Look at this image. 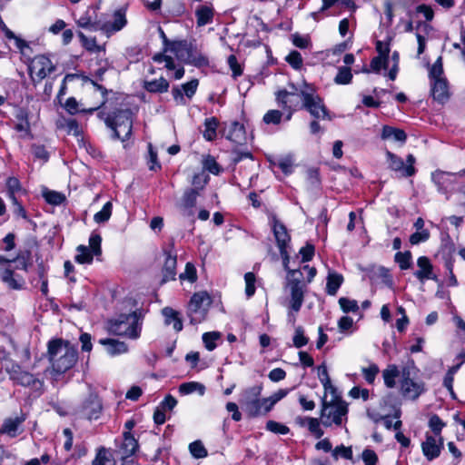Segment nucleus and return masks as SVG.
Masks as SVG:
<instances>
[{
  "instance_id": "5",
  "label": "nucleus",
  "mask_w": 465,
  "mask_h": 465,
  "mask_svg": "<svg viewBox=\"0 0 465 465\" xmlns=\"http://www.w3.org/2000/svg\"><path fill=\"white\" fill-rule=\"evenodd\" d=\"M5 370L15 383L28 387L30 390L39 393L43 391L44 381L34 374L24 371L16 362L7 361L5 364Z\"/></svg>"
},
{
  "instance_id": "46",
  "label": "nucleus",
  "mask_w": 465,
  "mask_h": 465,
  "mask_svg": "<svg viewBox=\"0 0 465 465\" xmlns=\"http://www.w3.org/2000/svg\"><path fill=\"white\" fill-rule=\"evenodd\" d=\"M444 426L445 423L437 414H433L430 416L429 420V427L434 433V437L439 438L440 436V432Z\"/></svg>"
},
{
  "instance_id": "26",
  "label": "nucleus",
  "mask_w": 465,
  "mask_h": 465,
  "mask_svg": "<svg viewBox=\"0 0 465 465\" xmlns=\"http://www.w3.org/2000/svg\"><path fill=\"white\" fill-rule=\"evenodd\" d=\"M138 442L132 433L125 431L123 434V439L118 446L117 451L120 455H134L138 450Z\"/></svg>"
},
{
  "instance_id": "63",
  "label": "nucleus",
  "mask_w": 465,
  "mask_h": 465,
  "mask_svg": "<svg viewBox=\"0 0 465 465\" xmlns=\"http://www.w3.org/2000/svg\"><path fill=\"white\" fill-rule=\"evenodd\" d=\"M199 82L197 79H193L190 82L182 84V89L184 93V94L188 98H192L194 94L196 93L197 87H198Z\"/></svg>"
},
{
  "instance_id": "56",
  "label": "nucleus",
  "mask_w": 465,
  "mask_h": 465,
  "mask_svg": "<svg viewBox=\"0 0 465 465\" xmlns=\"http://www.w3.org/2000/svg\"><path fill=\"white\" fill-rule=\"evenodd\" d=\"M181 281L187 280L190 282H194L197 280L196 269L194 265L191 262H187L185 265V270L179 276Z\"/></svg>"
},
{
  "instance_id": "20",
  "label": "nucleus",
  "mask_w": 465,
  "mask_h": 465,
  "mask_svg": "<svg viewBox=\"0 0 465 465\" xmlns=\"http://www.w3.org/2000/svg\"><path fill=\"white\" fill-rule=\"evenodd\" d=\"M25 419L26 417L24 413L15 418H6L1 426L0 433L7 435L10 438L16 437L23 431L21 425Z\"/></svg>"
},
{
  "instance_id": "44",
  "label": "nucleus",
  "mask_w": 465,
  "mask_h": 465,
  "mask_svg": "<svg viewBox=\"0 0 465 465\" xmlns=\"http://www.w3.org/2000/svg\"><path fill=\"white\" fill-rule=\"evenodd\" d=\"M411 252L410 251L406 252H398L395 256L394 260L399 264L400 268L401 270H407L411 268Z\"/></svg>"
},
{
  "instance_id": "8",
  "label": "nucleus",
  "mask_w": 465,
  "mask_h": 465,
  "mask_svg": "<svg viewBox=\"0 0 465 465\" xmlns=\"http://www.w3.org/2000/svg\"><path fill=\"white\" fill-rule=\"evenodd\" d=\"M212 300L206 292H195L188 304V316L192 324L202 322L208 312Z\"/></svg>"
},
{
  "instance_id": "39",
  "label": "nucleus",
  "mask_w": 465,
  "mask_h": 465,
  "mask_svg": "<svg viewBox=\"0 0 465 465\" xmlns=\"http://www.w3.org/2000/svg\"><path fill=\"white\" fill-rule=\"evenodd\" d=\"M401 377V372L399 371L396 365H390L387 369H385L382 372V377L384 380V384L386 387L391 389L396 385V378Z\"/></svg>"
},
{
  "instance_id": "11",
  "label": "nucleus",
  "mask_w": 465,
  "mask_h": 465,
  "mask_svg": "<svg viewBox=\"0 0 465 465\" xmlns=\"http://www.w3.org/2000/svg\"><path fill=\"white\" fill-rule=\"evenodd\" d=\"M288 279L291 290V309L298 312L303 303L304 292L302 285V274L300 270L288 267Z\"/></svg>"
},
{
  "instance_id": "48",
  "label": "nucleus",
  "mask_w": 465,
  "mask_h": 465,
  "mask_svg": "<svg viewBox=\"0 0 465 465\" xmlns=\"http://www.w3.org/2000/svg\"><path fill=\"white\" fill-rule=\"evenodd\" d=\"M45 201L53 205H60L65 201V196L55 191H48L44 193Z\"/></svg>"
},
{
  "instance_id": "38",
  "label": "nucleus",
  "mask_w": 465,
  "mask_h": 465,
  "mask_svg": "<svg viewBox=\"0 0 465 465\" xmlns=\"http://www.w3.org/2000/svg\"><path fill=\"white\" fill-rule=\"evenodd\" d=\"M219 125V121L215 117L206 118L204 121L205 130L203 132V137L207 141H213L216 138L217 127Z\"/></svg>"
},
{
  "instance_id": "42",
  "label": "nucleus",
  "mask_w": 465,
  "mask_h": 465,
  "mask_svg": "<svg viewBox=\"0 0 465 465\" xmlns=\"http://www.w3.org/2000/svg\"><path fill=\"white\" fill-rule=\"evenodd\" d=\"M113 204L111 202H107L103 206L102 210L96 213L94 216V220L97 223H104L107 222L112 215Z\"/></svg>"
},
{
  "instance_id": "1",
  "label": "nucleus",
  "mask_w": 465,
  "mask_h": 465,
  "mask_svg": "<svg viewBox=\"0 0 465 465\" xmlns=\"http://www.w3.org/2000/svg\"><path fill=\"white\" fill-rule=\"evenodd\" d=\"M47 358L52 371L62 374L72 369L78 360V351L69 341L52 339L47 343Z\"/></svg>"
},
{
  "instance_id": "14",
  "label": "nucleus",
  "mask_w": 465,
  "mask_h": 465,
  "mask_svg": "<svg viewBox=\"0 0 465 465\" xmlns=\"http://www.w3.org/2000/svg\"><path fill=\"white\" fill-rule=\"evenodd\" d=\"M31 75H35L38 82H41L47 75L55 70L52 61L45 55H36L29 66Z\"/></svg>"
},
{
  "instance_id": "57",
  "label": "nucleus",
  "mask_w": 465,
  "mask_h": 465,
  "mask_svg": "<svg viewBox=\"0 0 465 465\" xmlns=\"http://www.w3.org/2000/svg\"><path fill=\"white\" fill-rule=\"evenodd\" d=\"M332 456L335 460H337L339 457H341L345 460H351L352 459V449H351V447H345L344 445L337 446L332 450Z\"/></svg>"
},
{
  "instance_id": "33",
  "label": "nucleus",
  "mask_w": 465,
  "mask_h": 465,
  "mask_svg": "<svg viewBox=\"0 0 465 465\" xmlns=\"http://www.w3.org/2000/svg\"><path fill=\"white\" fill-rule=\"evenodd\" d=\"M196 23L198 26H203L213 22V9L207 5H200L195 10Z\"/></svg>"
},
{
  "instance_id": "36",
  "label": "nucleus",
  "mask_w": 465,
  "mask_h": 465,
  "mask_svg": "<svg viewBox=\"0 0 465 465\" xmlns=\"http://www.w3.org/2000/svg\"><path fill=\"white\" fill-rule=\"evenodd\" d=\"M343 282V277L339 273H329L327 277L326 292L329 295H335Z\"/></svg>"
},
{
  "instance_id": "15",
  "label": "nucleus",
  "mask_w": 465,
  "mask_h": 465,
  "mask_svg": "<svg viewBox=\"0 0 465 465\" xmlns=\"http://www.w3.org/2000/svg\"><path fill=\"white\" fill-rule=\"evenodd\" d=\"M102 401L96 394L91 393L80 407L79 413L87 420H97L102 413Z\"/></svg>"
},
{
  "instance_id": "17",
  "label": "nucleus",
  "mask_w": 465,
  "mask_h": 465,
  "mask_svg": "<svg viewBox=\"0 0 465 465\" xmlns=\"http://www.w3.org/2000/svg\"><path fill=\"white\" fill-rule=\"evenodd\" d=\"M127 25L125 12L123 9L116 10L113 15V21L102 23L101 29L107 37L121 31Z\"/></svg>"
},
{
  "instance_id": "28",
  "label": "nucleus",
  "mask_w": 465,
  "mask_h": 465,
  "mask_svg": "<svg viewBox=\"0 0 465 465\" xmlns=\"http://www.w3.org/2000/svg\"><path fill=\"white\" fill-rule=\"evenodd\" d=\"M169 82L164 77L151 81L144 80L143 88L152 94H163L169 90Z\"/></svg>"
},
{
  "instance_id": "61",
  "label": "nucleus",
  "mask_w": 465,
  "mask_h": 465,
  "mask_svg": "<svg viewBox=\"0 0 465 465\" xmlns=\"http://www.w3.org/2000/svg\"><path fill=\"white\" fill-rule=\"evenodd\" d=\"M286 61L294 69H300L302 65V57L298 51H292L286 57Z\"/></svg>"
},
{
  "instance_id": "10",
  "label": "nucleus",
  "mask_w": 465,
  "mask_h": 465,
  "mask_svg": "<svg viewBox=\"0 0 465 465\" xmlns=\"http://www.w3.org/2000/svg\"><path fill=\"white\" fill-rule=\"evenodd\" d=\"M262 384L246 388L241 394L240 403L243 411L251 418L261 415V393Z\"/></svg>"
},
{
  "instance_id": "12",
  "label": "nucleus",
  "mask_w": 465,
  "mask_h": 465,
  "mask_svg": "<svg viewBox=\"0 0 465 465\" xmlns=\"http://www.w3.org/2000/svg\"><path fill=\"white\" fill-rule=\"evenodd\" d=\"M386 158L389 168L391 171L399 173V176L407 178L415 174L416 169L414 167V163L416 159L413 154L407 155L406 163H404L402 158L390 151L386 152Z\"/></svg>"
},
{
  "instance_id": "4",
  "label": "nucleus",
  "mask_w": 465,
  "mask_h": 465,
  "mask_svg": "<svg viewBox=\"0 0 465 465\" xmlns=\"http://www.w3.org/2000/svg\"><path fill=\"white\" fill-rule=\"evenodd\" d=\"M417 368L413 363L406 365L401 371L400 390L403 398L418 399L425 391L424 382L416 378Z\"/></svg>"
},
{
  "instance_id": "47",
  "label": "nucleus",
  "mask_w": 465,
  "mask_h": 465,
  "mask_svg": "<svg viewBox=\"0 0 465 465\" xmlns=\"http://www.w3.org/2000/svg\"><path fill=\"white\" fill-rule=\"evenodd\" d=\"M203 169L210 172L213 174H219L221 167L212 155H207L203 161Z\"/></svg>"
},
{
  "instance_id": "22",
  "label": "nucleus",
  "mask_w": 465,
  "mask_h": 465,
  "mask_svg": "<svg viewBox=\"0 0 465 465\" xmlns=\"http://www.w3.org/2000/svg\"><path fill=\"white\" fill-rule=\"evenodd\" d=\"M417 265L420 269L414 272V275L420 282L426 280L437 281V276L433 273V266L428 257H419Z\"/></svg>"
},
{
  "instance_id": "54",
  "label": "nucleus",
  "mask_w": 465,
  "mask_h": 465,
  "mask_svg": "<svg viewBox=\"0 0 465 465\" xmlns=\"http://www.w3.org/2000/svg\"><path fill=\"white\" fill-rule=\"evenodd\" d=\"M30 252H20L15 258L12 259L13 262H17V268L27 271L30 260Z\"/></svg>"
},
{
  "instance_id": "9",
  "label": "nucleus",
  "mask_w": 465,
  "mask_h": 465,
  "mask_svg": "<svg viewBox=\"0 0 465 465\" xmlns=\"http://www.w3.org/2000/svg\"><path fill=\"white\" fill-rule=\"evenodd\" d=\"M270 223L276 240L277 247L279 248L280 254L282 258L283 267L285 270H288L290 256L287 248L291 242V236L285 225L280 222L275 215H272L270 218Z\"/></svg>"
},
{
  "instance_id": "53",
  "label": "nucleus",
  "mask_w": 465,
  "mask_h": 465,
  "mask_svg": "<svg viewBox=\"0 0 465 465\" xmlns=\"http://www.w3.org/2000/svg\"><path fill=\"white\" fill-rule=\"evenodd\" d=\"M292 341L294 347L296 348H302L308 343L309 339L304 335V330L302 326H298L295 328Z\"/></svg>"
},
{
  "instance_id": "37",
  "label": "nucleus",
  "mask_w": 465,
  "mask_h": 465,
  "mask_svg": "<svg viewBox=\"0 0 465 465\" xmlns=\"http://www.w3.org/2000/svg\"><path fill=\"white\" fill-rule=\"evenodd\" d=\"M92 465H115V460L108 450L101 447L92 461Z\"/></svg>"
},
{
  "instance_id": "35",
  "label": "nucleus",
  "mask_w": 465,
  "mask_h": 465,
  "mask_svg": "<svg viewBox=\"0 0 465 465\" xmlns=\"http://www.w3.org/2000/svg\"><path fill=\"white\" fill-rule=\"evenodd\" d=\"M179 392L182 395H188L193 392H198L199 395L203 396L205 392V386L197 381L184 382L179 386Z\"/></svg>"
},
{
  "instance_id": "50",
  "label": "nucleus",
  "mask_w": 465,
  "mask_h": 465,
  "mask_svg": "<svg viewBox=\"0 0 465 465\" xmlns=\"http://www.w3.org/2000/svg\"><path fill=\"white\" fill-rule=\"evenodd\" d=\"M266 430L275 434L282 435H285L290 431V429L286 425L272 420L267 421Z\"/></svg>"
},
{
  "instance_id": "27",
  "label": "nucleus",
  "mask_w": 465,
  "mask_h": 465,
  "mask_svg": "<svg viewBox=\"0 0 465 465\" xmlns=\"http://www.w3.org/2000/svg\"><path fill=\"white\" fill-rule=\"evenodd\" d=\"M225 137L236 144H242L245 140V128L243 124L237 121L232 122L228 132L225 134Z\"/></svg>"
},
{
  "instance_id": "34",
  "label": "nucleus",
  "mask_w": 465,
  "mask_h": 465,
  "mask_svg": "<svg viewBox=\"0 0 465 465\" xmlns=\"http://www.w3.org/2000/svg\"><path fill=\"white\" fill-rule=\"evenodd\" d=\"M382 139H393L401 143L406 141L407 135L401 129L393 128L388 125L383 126L381 133Z\"/></svg>"
},
{
  "instance_id": "41",
  "label": "nucleus",
  "mask_w": 465,
  "mask_h": 465,
  "mask_svg": "<svg viewBox=\"0 0 465 465\" xmlns=\"http://www.w3.org/2000/svg\"><path fill=\"white\" fill-rule=\"evenodd\" d=\"M352 80L351 70L348 66H340L338 73L334 77V83L337 84H349Z\"/></svg>"
},
{
  "instance_id": "58",
  "label": "nucleus",
  "mask_w": 465,
  "mask_h": 465,
  "mask_svg": "<svg viewBox=\"0 0 465 465\" xmlns=\"http://www.w3.org/2000/svg\"><path fill=\"white\" fill-rule=\"evenodd\" d=\"M246 296L252 297L255 292V275L252 272H247L244 275Z\"/></svg>"
},
{
  "instance_id": "64",
  "label": "nucleus",
  "mask_w": 465,
  "mask_h": 465,
  "mask_svg": "<svg viewBox=\"0 0 465 465\" xmlns=\"http://www.w3.org/2000/svg\"><path fill=\"white\" fill-rule=\"evenodd\" d=\"M361 457L365 465H376L378 461L377 454L375 453L374 450L370 449H365L362 451Z\"/></svg>"
},
{
  "instance_id": "3",
  "label": "nucleus",
  "mask_w": 465,
  "mask_h": 465,
  "mask_svg": "<svg viewBox=\"0 0 465 465\" xmlns=\"http://www.w3.org/2000/svg\"><path fill=\"white\" fill-rule=\"evenodd\" d=\"M133 114L130 109H117L108 114L104 123L113 131L112 138L123 142L128 140L132 134Z\"/></svg>"
},
{
  "instance_id": "45",
  "label": "nucleus",
  "mask_w": 465,
  "mask_h": 465,
  "mask_svg": "<svg viewBox=\"0 0 465 465\" xmlns=\"http://www.w3.org/2000/svg\"><path fill=\"white\" fill-rule=\"evenodd\" d=\"M198 196L197 189H189L183 195V207L184 209H192L196 204Z\"/></svg>"
},
{
  "instance_id": "13",
  "label": "nucleus",
  "mask_w": 465,
  "mask_h": 465,
  "mask_svg": "<svg viewBox=\"0 0 465 465\" xmlns=\"http://www.w3.org/2000/svg\"><path fill=\"white\" fill-rule=\"evenodd\" d=\"M101 242L102 238L99 234L92 233L89 238V248L85 245H79L76 248L75 262L80 264L91 263L94 255L97 256L102 253Z\"/></svg>"
},
{
  "instance_id": "51",
  "label": "nucleus",
  "mask_w": 465,
  "mask_h": 465,
  "mask_svg": "<svg viewBox=\"0 0 465 465\" xmlns=\"http://www.w3.org/2000/svg\"><path fill=\"white\" fill-rule=\"evenodd\" d=\"M307 420L308 430L317 438L320 439L323 435V430L321 429L320 421L316 418L305 417Z\"/></svg>"
},
{
  "instance_id": "2",
  "label": "nucleus",
  "mask_w": 465,
  "mask_h": 465,
  "mask_svg": "<svg viewBox=\"0 0 465 465\" xmlns=\"http://www.w3.org/2000/svg\"><path fill=\"white\" fill-rule=\"evenodd\" d=\"M142 325L141 313L135 311L128 314H121L116 319L111 320L109 330L115 335L135 340L140 337Z\"/></svg>"
},
{
  "instance_id": "62",
  "label": "nucleus",
  "mask_w": 465,
  "mask_h": 465,
  "mask_svg": "<svg viewBox=\"0 0 465 465\" xmlns=\"http://www.w3.org/2000/svg\"><path fill=\"white\" fill-rule=\"evenodd\" d=\"M430 238V232L428 230L417 231L410 237V242L413 245L426 242Z\"/></svg>"
},
{
  "instance_id": "43",
  "label": "nucleus",
  "mask_w": 465,
  "mask_h": 465,
  "mask_svg": "<svg viewBox=\"0 0 465 465\" xmlns=\"http://www.w3.org/2000/svg\"><path fill=\"white\" fill-rule=\"evenodd\" d=\"M189 450L195 459H203L207 457L208 451L201 440H195L189 445Z\"/></svg>"
},
{
  "instance_id": "19",
  "label": "nucleus",
  "mask_w": 465,
  "mask_h": 465,
  "mask_svg": "<svg viewBox=\"0 0 465 465\" xmlns=\"http://www.w3.org/2000/svg\"><path fill=\"white\" fill-rule=\"evenodd\" d=\"M431 179L440 193H447L455 183L456 174L437 170L432 173Z\"/></svg>"
},
{
  "instance_id": "31",
  "label": "nucleus",
  "mask_w": 465,
  "mask_h": 465,
  "mask_svg": "<svg viewBox=\"0 0 465 465\" xmlns=\"http://www.w3.org/2000/svg\"><path fill=\"white\" fill-rule=\"evenodd\" d=\"M162 314L164 317V323L166 325L173 324V327L176 331H181L183 330V322L179 318L178 312L174 311L171 307H164L162 310Z\"/></svg>"
},
{
  "instance_id": "32",
  "label": "nucleus",
  "mask_w": 465,
  "mask_h": 465,
  "mask_svg": "<svg viewBox=\"0 0 465 465\" xmlns=\"http://www.w3.org/2000/svg\"><path fill=\"white\" fill-rule=\"evenodd\" d=\"M185 64H192L196 67H202L208 65L209 60L197 49L195 45L192 44Z\"/></svg>"
},
{
  "instance_id": "49",
  "label": "nucleus",
  "mask_w": 465,
  "mask_h": 465,
  "mask_svg": "<svg viewBox=\"0 0 465 465\" xmlns=\"http://www.w3.org/2000/svg\"><path fill=\"white\" fill-rule=\"evenodd\" d=\"M339 304L341 309L346 313L356 312L359 309L357 301L346 297H341L339 299Z\"/></svg>"
},
{
  "instance_id": "23",
  "label": "nucleus",
  "mask_w": 465,
  "mask_h": 465,
  "mask_svg": "<svg viewBox=\"0 0 465 465\" xmlns=\"http://www.w3.org/2000/svg\"><path fill=\"white\" fill-rule=\"evenodd\" d=\"M431 95L439 104H445L450 98L449 86L446 79L431 81Z\"/></svg>"
},
{
  "instance_id": "16",
  "label": "nucleus",
  "mask_w": 465,
  "mask_h": 465,
  "mask_svg": "<svg viewBox=\"0 0 465 465\" xmlns=\"http://www.w3.org/2000/svg\"><path fill=\"white\" fill-rule=\"evenodd\" d=\"M442 448L443 438L441 436L437 438L434 437L433 435L426 433L425 440L421 443V450L423 455L429 461H431L438 458L440 455Z\"/></svg>"
},
{
  "instance_id": "7",
  "label": "nucleus",
  "mask_w": 465,
  "mask_h": 465,
  "mask_svg": "<svg viewBox=\"0 0 465 465\" xmlns=\"http://www.w3.org/2000/svg\"><path fill=\"white\" fill-rule=\"evenodd\" d=\"M302 108L306 109L314 118H328L329 114L323 100L316 94L314 88L311 85L304 84L301 89Z\"/></svg>"
},
{
  "instance_id": "24",
  "label": "nucleus",
  "mask_w": 465,
  "mask_h": 465,
  "mask_svg": "<svg viewBox=\"0 0 465 465\" xmlns=\"http://www.w3.org/2000/svg\"><path fill=\"white\" fill-rule=\"evenodd\" d=\"M0 279L10 289L20 290L23 287L24 280L21 276L15 273L10 268L0 269Z\"/></svg>"
},
{
  "instance_id": "52",
  "label": "nucleus",
  "mask_w": 465,
  "mask_h": 465,
  "mask_svg": "<svg viewBox=\"0 0 465 465\" xmlns=\"http://www.w3.org/2000/svg\"><path fill=\"white\" fill-rule=\"evenodd\" d=\"M282 113L279 110H269L262 118L266 124H279L282 118Z\"/></svg>"
},
{
  "instance_id": "40",
  "label": "nucleus",
  "mask_w": 465,
  "mask_h": 465,
  "mask_svg": "<svg viewBox=\"0 0 465 465\" xmlns=\"http://www.w3.org/2000/svg\"><path fill=\"white\" fill-rule=\"evenodd\" d=\"M78 37L82 45L89 52L98 53L103 47L98 45L95 37H87L84 33L78 32Z\"/></svg>"
},
{
  "instance_id": "59",
  "label": "nucleus",
  "mask_w": 465,
  "mask_h": 465,
  "mask_svg": "<svg viewBox=\"0 0 465 465\" xmlns=\"http://www.w3.org/2000/svg\"><path fill=\"white\" fill-rule=\"evenodd\" d=\"M379 367L376 364H371L367 368H362V374L365 379V381L371 384L374 382V380L379 373Z\"/></svg>"
},
{
  "instance_id": "25",
  "label": "nucleus",
  "mask_w": 465,
  "mask_h": 465,
  "mask_svg": "<svg viewBox=\"0 0 465 465\" xmlns=\"http://www.w3.org/2000/svg\"><path fill=\"white\" fill-rule=\"evenodd\" d=\"M165 261L163 269V282H166L175 279L176 275V255H173L171 251H164Z\"/></svg>"
},
{
  "instance_id": "6",
  "label": "nucleus",
  "mask_w": 465,
  "mask_h": 465,
  "mask_svg": "<svg viewBox=\"0 0 465 465\" xmlns=\"http://www.w3.org/2000/svg\"><path fill=\"white\" fill-rule=\"evenodd\" d=\"M348 407L344 401L328 402L325 397L322 399L321 420L325 427H331L332 424L341 426L347 419Z\"/></svg>"
},
{
  "instance_id": "55",
  "label": "nucleus",
  "mask_w": 465,
  "mask_h": 465,
  "mask_svg": "<svg viewBox=\"0 0 465 465\" xmlns=\"http://www.w3.org/2000/svg\"><path fill=\"white\" fill-rule=\"evenodd\" d=\"M220 333L216 331L203 333V341L205 348L210 351L214 350L216 347L215 341L220 338Z\"/></svg>"
},
{
  "instance_id": "60",
  "label": "nucleus",
  "mask_w": 465,
  "mask_h": 465,
  "mask_svg": "<svg viewBox=\"0 0 465 465\" xmlns=\"http://www.w3.org/2000/svg\"><path fill=\"white\" fill-rule=\"evenodd\" d=\"M442 74H443L442 61H441V57H439L435 61L433 65L431 66L429 74H430L431 81H434L436 79H444L443 77H441Z\"/></svg>"
},
{
  "instance_id": "18",
  "label": "nucleus",
  "mask_w": 465,
  "mask_h": 465,
  "mask_svg": "<svg viewBox=\"0 0 465 465\" xmlns=\"http://www.w3.org/2000/svg\"><path fill=\"white\" fill-rule=\"evenodd\" d=\"M293 91L280 90L276 93V101L283 109H296L302 100L301 90L292 85Z\"/></svg>"
},
{
  "instance_id": "30",
  "label": "nucleus",
  "mask_w": 465,
  "mask_h": 465,
  "mask_svg": "<svg viewBox=\"0 0 465 465\" xmlns=\"http://www.w3.org/2000/svg\"><path fill=\"white\" fill-rule=\"evenodd\" d=\"M191 46L192 44L185 40L173 41L172 43V46L169 47V51L173 53L178 60L185 63L188 58Z\"/></svg>"
},
{
  "instance_id": "21",
  "label": "nucleus",
  "mask_w": 465,
  "mask_h": 465,
  "mask_svg": "<svg viewBox=\"0 0 465 465\" xmlns=\"http://www.w3.org/2000/svg\"><path fill=\"white\" fill-rule=\"evenodd\" d=\"M76 23L79 27L90 31L96 32L101 29V22L97 20L96 10L94 7H88Z\"/></svg>"
},
{
  "instance_id": "29",
  "label": "nucleus",
  "mask_w": 465,
  "mask_h": 465,
  "mask_svg": "<svg viewBox=\"0 0 465 465\" xmlns=\"http://www.w3.org/2000/svg\"><path fill=\"white\" fill-rule=\"evenodd\" d=\"M99 343L105 346L108 354L112 356L119 355L128 351V346L125 342L115 339H101Z\"/></svg>"
}]
</instances>
